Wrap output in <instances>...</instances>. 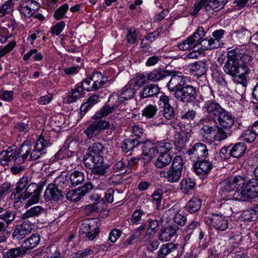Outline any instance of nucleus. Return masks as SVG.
I'll return each mask as SVG.
<instances>
[{"instance_id": "nucleus-62", "label": "nucleus", "mask_w": 258, "mask_h": 258, "mask_svg": "<svg viewBox=\"0 0 258 258\" xmlns=\"http://www.w3.org/2000/svg\"><path fill=\"white\" fill-rule=\"evenodd\" d=\"M208 2V0H197L194 6L192 8L191 15L192 16L197 15L203 6L206 7Z\"/></svg>"}, {"instance_id": "nucleus-31", "label": "nucleus", "mask_w": 258, "mask_h": 258, "mask_svg": "<svg viewBox=\"0 0 258 258\" xmlns=\"http://www.w3.org/2000/svg\"><path fill=\"white\" fill-rule=\"evenodd\" d=\"M26 253V250L22 246L10 248L3 252V258H18L22 257Z\"/></svg>"}, {"instance_id": "nucleus-33", "label": "nucleus", "mask_w": 258, "mask_h": 258, "mask_svg": "<svg viewBox=\"0 0 258 258\" xmlns=\"http://www.w3.org/2000/svg\"><path fill=\"white\" fill-rule=\"evenodd\" d=\"M85 180V175L82 172L76 170L71 173L68 182H70L71 186H76Z\"/></svg>"}, {"instance_id": "nucleus-57", "label": "nucleus", "mask_w": 258, "mask_h": 258, "mask_svg": "<svg viewBox=\"0 0 258 258\" xmlns=\"http://www.w3.org/2000/svg\"><path fill=\"white\" fill-rule=\"evenodd\" d=\"M29 180L27 177H23L18 181L15 188L16 194H20L25 190L29 183Z\"/></svg>"}, {"instance_id": "nucleus-6", "label": "nucleus", "mask_w": 258, "mask_h": 258, "mask_svg": "<svg viewBox=\"0 0 258 258\" xmlns=\"http://www.w3.org/2000/svg\"><path fill=\"white\" fill-rule=\"evenodd\" d=\"M176 100L182 103H193L197 98L198 93L196 88L191 85H186L177 94H174Z\"/></svg>"}, {"instance_id": "nucleus-54", "label": "nucleus", "mask_w": 258, "mask_h": 258, "mask_svg": "<svg viewBox=\"0 0 258 258\" xmlns=\"http://www.w3.org/2000/svg\"><path fill=\"white\" fill-rule=\"evenodd\" d=\"M104 204L105 202L102 199L94 204L86 206L85 209L91 212H98L103 209Z\"/></svg>"}, {"instance_id": "nucleus-25", "label": "nucleus", "mask_w": 258, "mask_h": 258, "mask_svg": "<svg viewBox=\"0 0 258 258\" xmlns=\"http://www.w3.org/2000/svg\"><path fill=\"white\" fill-rule=\"evenodd\" d=\"M100 95L98 94H93L90 96L87 101L83 103L80 107L81 115L84 116L86 112L90 110L94 105L99 102Z\"/></svg>"}, {"instance_id": "nucleus-19", "label": "nucleus", "mask_w": 258, "mask_h": 258, "mask_svg": "<svg viewBox=\"0 0 258 258\" xmlns=\"http://www.w3.org/2000/svg\"><path fill=\"white\" fill-rule=\"evenodd\" d=\"M178 230L179 227L176 225L163 227L159 233L158 238L162 242L170 241Z\"/></svg>"}, {"instance_id": "nucleus-9", "label": "nucleus", "mask_w": 258, "mask_h": 258, "mask_svg": "<svg viewBox=\"0 0 258 258\" xmlns=\"http://www.w3.org/2000/svg\"><path fill=\"white\" fill-rule=\"evenodd\" d=\"M203 109L209 119L215 122L216 119L224 110V109L215 100H208L205 102Z\"/></svg>"}, {"instance_id": "nucleus-24", "label": "nucleus", "mask_w": 258, "mask_h": 258, "mask_svg": "<svg viewBox=\"0 0 258 258\" xmlns=\"http://www.w3.org/2000/svg\"><path fill=\"white\" fill-rule=\"evenodd\" d=\"M40 241V236L39 234L38 233H33L24 239L22 246L27 252L28 250L36 247L39 244Z\"/></svg>"}, {"instance_id": "nucleus-51", "label": "nucleus", "mask_w": 258, "mask_h": 258, "mask_svg": "<svg viewBox=\"0 0 258 258\" xmlns=\"http://www.w3.org/2000/svg\"><path fill=\"white\" fill-rule=\"evenodd\" d=\"M183 162L181 157L176 156L173 159L170 168L182 173L183 167Z\"/></svg>"}, {"instance_id": "nucleus-28", "label": "nucleus", "mask_w": 258, "mask_h": 258, "mask_svg": "<svg viewBox=\"0 0 258 258\" xmlns=\"http://www.w3.org/2000/svg\"><path fill=\"white\" fill-rule=\"evenodd\" d=\"M17 151L12 148L2 151L0 153V164L3 166L8 165L9 162L13 159H15Z\"/></svg>"}, {"instance_id": "nucleus-41", "label": "nucleus", "mask_w": 258, "mask_h": 258, "mask_svg": "<svg viewBox=\"0 0 258 258\" xmlns=\"http://www.w3.org/2000/svg\"><path fill=\"white\" fill-rule=\"evenodd\" d=\"M228 0H210L206 5L205 10L209 11L214 9L221 10L227 3Z\"/></svg>"}, {"instance_id": "nucleus-47", "label": "nucleus", "mask_w": 258, "mask_h": 258, "mask_svg": "<svg viewBox=\"0 0 258 258\" xmlns=\"http://www.w3.org/2000/svg\"><path fill=\"white\" fill-rule=\"evenodd\" d=\"M216 127L217 128V132L214 135V140L218 142H221L226 140L231 135L230 133H226V131H227V130H225V128L222 127L217 125H216ZM227 131L228 130H227Z\"/></svg>"}, {"instance_id": "nucleus-4", "label": "nucleus", "mask_w": 258, "mask_h": 258, "mask_svg": "<svg viewBox=\"0 0 258 258\" xmlns=\"http://www.w3.org/2000/svg\"><path fill=\"white\" fill-rule=\"evenodd\" d=\"M172 148V145L169 142L162 141L154 143L150 140H147L144 142L143 146V154L152 158L158 153H168Z\"/></svg>"}, {"instance_id": "nucleus-11", "label": "nucleus", "mask_w": 258, "mask_h": 258, "mask_svg": "<svg viewBox=\"0 0 258 258\" xmlns=\"http://www.w3.org/2000/svg\"><path fill=\"white\" fill-rule=\"evenodd\" d=\"M39 8L40 5L37 2L34 0H26L20 3L18 10L21 15L30 18Z\"/></svg>"}, {"instance_id": "nucleus-27", "label": "nucleus", "mask_w": 258, "mask_h": 258, "mask_svg": "<svg viewBox=\"0 0 258 258\" xmlns=\"http://www.w3.org/2000/svg\"><path fill=\"white\" fill-rule=\"evenodd\" d=\"M190 71L194 76L202 77L207 71V64L203 61H196L190 65Z\"/></svg>"}, {"instance_id": "nucleus-43", "label": "nucleus", "mask_w": 258, "mask_h": 258, "mask_svg": "<svg viewBox=\"0 0 258 258\" xmlns=\"http://www.w3.org/2000/svg\"><path fill=\"white\" fill-rule=\"evenodd\" d=\"M196 41L191 37H188L185 40L178 43L177 46L179 49L182 51L189 49H192L196 48Z\"/></svg>"}, {"instance_id": "nucleus-37", "label": "nucleus", "mask_w": 258, "mask_h": 258, "mask_svg": "<svg viewBox=\"0 0 258 258\" xmlns=\"http://www.w3.org/2000/svg\"><path fill=\"white\" fill-rule=\"evenodd\" d=\"M172 159V157L168 153L160 154L155 162V165L159 168H164L171 162Z\"/></svg>"}, {"instance_id": "nucleus-58", "label": "nucleus", "mask_w": 258, "mask_h": 258, "mask_svg": "<svg viewBox=\"0 0 258 258\" xmlns=\"http://www.w3.org/2000/svg\"><path fill=\"white\" fill-rule=\"evenodd\" d=\"M144 213L141 209L135 210L131 218V221L133 225H138L140 223L142 217Z\"/></svg>"}, {"instance_id": "nucleus-14", "label": "nucleus", "mask_w": 258, "mask_h": 258, "mask_svg": "<svg viewBox=\"0 0 258 258\" xmlns=\"http://www.w3.org/2000/svg\"><path fill=\"white\" fill-rule=\"evenodd\" d=\"M194 169L197 175L205 177L206 176L213 168V164L205 158L195 161Z\"/></svg>"}, {"instance_id": "nucleus-30", "label": "nucleus", "mask_w": 258, "mask_h": 258, "mask_svg": "<svg viewBox=\"0 0 258 258\" xmlns=\"http://www.w3.org/2000/svg\"><path fill=\"white\" fill-rule=\"evenodd\" d=\"M142 143L139 138H128L122 142L121 147L122 150L127 153L138 147Z\"/></svg>"}, {"instance_id": "nucleus-64", "label": "nucleus", "mask_w": 258, "mask_h": 258, "mask_svg": "<svg viewBox=\"0 0 258 258\" xmlns=\"http://www.w3.org/2000/svg\"><path fill=\"white\" fill-rule=\"evenodd\" d=\"M150 82L147 77V73L138 75L135 79V82L134 84L139 87H143L144 85Z\"/></svg>"}, {"instance_id": "nucleus-35", "label": "nucleus", "mask_w": 258, "mask_h": 258, "mask_svg": "<svg viewBox=\"0 0 258 258\" xmlns=\"http://www.w3.org/2000/svg\"><path fill=\"white\" fill-rule=\"evenodd\" d=\"M195 186V181L190 177L182 179L180 182L181 190L184 194H188L192 191Z\"/></svg>"}, {"instance_id": "nucleus-21", "label": "nucleus", "mask_w": 258, "mask_h": 258, "mask_svg": "<svg viewBox=\"0 0 258 258\" xmlns=\"http://www.w3.org/2000/svg\"><path fill=\"white\" fill-rule=\"evenodd\" d=\"M160 91V89L157 85L148 84L141 90L139 96L141 99H146L157 95Z\"/></svg>"}, {"instance_id": "nucleus-18", "label": "nucleus", "mask_w": 258, "mask_h": 258, "mask_svg": "<svg viewBox=\"0 0 258 258\" xmlns=\"http://www.w3.org/2000/svg\"><path fill=\"white\" fill-rule=\"evenodd\" d=\"M210 220L211 226L218 230L224 231L228 228V220L221 214H212Z\"/></svg>"}, {"instance_id": "nucleus-29", "label": "nucleus", "mask_w": 258, "mask_h": 258, "mask_svg": "<svg viewBox=\"0 0 258 258\" xmlns=\"http://www.w3.org/2000/svg\"><path fill=\"white\" fill-rule=\"evenodd\" d=\"M195 41L196 47L201 45L200 48L203 50L217 48L219 46V44H216V41L211 37L203 38L200 41L196 39Z\"/></svg>"}, {"instance_id": "nucleus-16", "label": "nucleus", "mask_w": 258, "mask_h": 258, "mask_svg": "<svg viewBox=\"0 0 258 258\" xmlns=\"http://www.w3.org/2000/svg\"><path fill=\"white\" fill-rule=\"evenodd\" d=\"M32 230V224L28 221H24L15 229L12 234L13 238L17 240H21L30 234Z\"/></svg>"}, {"instance_id": "nucleus-60", "label": "nucleus", "mask_w": 258, "mask_h": 258, "mask_svg": "<svg viewBox=\"0 0 258 258\" xmlns=\"http://www.w3.org/2000/svg\"><path fill=\"white\" fill-rule=\"evenodd\" d=\"M69 9V6L67 4H64L59 7L54 12L53 16L57 20L62 19L66 13Z\"/></svg>"}, {"instance_id": "nucleus-8", "label": "nucleus", "mask_w": 258, "mask_h": 258, "mask_svg": "<svg viewBox=\"0 0 258 258\" xmlns=\"http://www.w3.org/2000/svg\"><path fill=\"white\" fill-rule=\"evenodd\" d=\"M110 125L109 122L105 120H94L88 125L84 133L89 138H96L103 131L108 128Z\"/></svg>"}, {"instance_id": "nucleus-20", "label": "nucleus", "mask_w": 258, "mask_h": 258, "mask_svg": "<svg viewBox=\"0 0 258 258\" xmlns=\"http://www.w3.org/2000/svg\"><path fill=\"white\" fill-rule=\"evenodd\" d=\"M171 74L172 72L171 71L158 68L148 73L147 77L150 82H159L170 77Z\"/></svg>"}, {"instance_id": "nucleus-45", "label": "nucleus", "mask_w": 258, "mask_h": 258, "mask_svg": "<svg viewBox=\"0 0 258 258\" xmlns=\"http://www.w3.org/2000/svg\"><path fill=\"white\" fill-rule=\"evenodd\" d=\"M218 186L219 190L224 193L234 191L233 188L234 186H233L230 177L224 179L219 184Z\"/></svg>"}, {"instance_id": "nucleus-22", "label": "nucleus", "mask_w": 258, "mask_h": 258, "mask_svg": "<svg viewBox=\"0 0 258 258\" xmlns=\"http://www.w3.org/2000/svg\"><path fill=\"white\" fill-rule=\"evenodd\" d=\"M32 148V144L30 141L27 140L21 145L18 153H16L18 159L17 161L24 162L28 158Z\"/></svg>"}, {"instance_id": "nucleus-42", "label": "nucleus", "mask_w": 258, "mask_h": 258, "mask_svg": "<svg viewBox=\"0 0 258 258\" xmlns=\"http://www.w3.org/2000/svg\"><path fill=\"white\" fill-rule=\"evenodd\" d=\"M44 212V209L41 206H36L28 210L22 216L23 219L38 216Z\"/></svg>"}, {"instance_id": "nucleus-15", "label": "nucleus", "mask_w": 258, "mask_h": 258, "mask_svg": "<svg viewBox=\"0 0 258 258\" xmlns=\"http://www.w3.org/2000/svg\"><path fill=\"white\" fill-rule=\"evenodd\" d=\"M116 98L114 96L109 98L107 102L102 107L100 111L95 115L96 118L105 117L109 113H112L115 109L120 107V105L116 101Z\"/></svg>"}, {"instance_id": "nucleus-2", "label": "nucleus", "mask_w": 258, "mask_h": 258, "mask_svg": "<svg viewBox=\"0 0 258 258\" xmlns=\"http://www.w3.org/2000/svg\"><path fill=\"white\" fill-rule=\"evenodd\" d=\"M83 162L86 168L91 169L92 174L95 176L104 175L106 169L109 166L104 163V159L102 156L93 155L91 154H86L83 158Z\"/></svg>"}, {"instance_id": "nucleus-39", "label": "nucleus", "mask_w": 258, "mask_h": 258, "mask_svg": "<svg viewBox=\"0 0 258 258\" xmlns=\"http://www.w3.org/2000/svg\"><path fill=\"white\" fill-rule=\"evenodd\" d=\"M230 145L233 158H239L242 156L246 150V146L243 143L239 142Z\"/></svg>"}, {"instance_id": "nucleus-12", "label": "nucleus", "mask_w": 258, "mask_h": 258, "mask_svg": "<svg viewBox=\"0 0 258 258\" xmlns=\"http://www.w3.org/2000/svg\"><path fill=\"white\" fill-rule=\"evenodd\" d=\"M172 72L170 79L167 84V87L170 92H174V94H177L181 90L186 83V77L179 75H172Z\"/></svg>"}, {"instance_id": "nucleus-49", "label": "nucleus", "mask_w": 258, "mask_h": 258, "mask_svg": "<svg viewBox=\"0 0 258 258\" xmlns=\"http://www.w3.org/2000/svg\"><path fill=\"white\" fill-rule=\"evenodd\" d=\"M256 136V134H255L251 128V129H248L243 131L241 138L244 142L250 143L255 140Z\"/></svg>"}, {"instance_id": "nucleus-5", "label": "nucleus", "mask_w": 258, "mask_h": 258, "mask_svg": "<svg viewBox=\"0 0 258 258\" xmlns=\"http://www.w3.org/2000/svg\"><path fill=\"white\" fill-rule=\"evenodd\" d=\"M136 90L135 88V84L133 83H128L120 91L117 93V96H114L116 98V101L120 105L119 110H122L125 111H130L132 109L123 107V103L126 100L132 98Z\"/></svg>"}, {"instance_id": "nucleus-56", "label": "nucleus", "mask_w": 258, "mask_h": 258, "mask_svg": "<svg viewBox=\"0 0 258 258\" xmlns=\"http://www.w3.org/2000/svg\"><path fill=\"white\" fill-rule=\"evenodd\" d=\"M231 145L227 146H225L221 148L219 152V155L221 159L223 160H227L233 157L232 151L231 150Z\"/></svg>"}, {"instance_id": "nucleus-59", "label": "nucleus", "mask_w": 258, "mask_h": 258, "mask_svg": "<svg viewBox=\"0 0 258 258\" xmlns=\"http://www.w3.org/2000/svg\"><path fill=\"white\" fill-rule=\"evenodd\" d=\"M13 1L8 0L0 7V18L5 16L7 14L9 13L13 7Z\"/></svg>"}, {"instance_id": "nucleus-53", "label": "nucleus", "mask_w": 258, "mask_h": 258, "mask_svg": "<svg viewBox=\"0 0 258 258\" xmlns=\"http://www.w3.org/2000/svg\"><path fill=\"white\" fill-rule=\"evenodd\" d=\"M230 178L231 179L232 183L233 184V186H234L233 187L234 191L235 190L240 189L244 187L245 186V180L241 176H235L231 177Z\"/></svg>"}, {"instance_id": "nucleus-34", "label": "nucleus", "mask_w": 258, "mask_h": 258, "mask_svg": "<svg viewBox=\"0 0 258 258\" xmlns=\"http://www.w3.org/2000/svg\"><path fill=\"white\" fill-rule=\"evenodd\" d=\"M245 188L250 199L258 197V180L253 179L249 181Z\"/></svg>"}, {"instance_id": "nucleus-44", "label": "nucleus", "mask_w": 258, "mask_h": 258, "mask_svg": "<svg viewBox=\"0 0 258 258\" xmlns=\"http://www.w3.org/2000/svg\"><path fill=\"white\" fill-rule=\"evenodd\" d=\"M233 197L235 200L242 202L250 200L245 187L240 189L235 190Z\"/></svg>"}, {"instance_id": "nucleus-52", "label": "nucleus", "mask_w": 258, "mask_h": 258, "mask_svg": "<svg viewBox=\"0 0 258 258\" xmlns=\"http://www.w3.org/2000/svg\"><path fill=\"white\" fill-rule=\"evenodd\" d=\"M103 149L104 146L102 144L95 143L93 144L92 146L89 148L88 153L87 154H91L93 155L102 156L101 154L102 153Z\"/></svg>"}, {"instance_id": "nucleus-1", "label": "nucleus", "mask_w": 258, "mask_h": 258, "mask_svg": "<svg viewBox=\"0 0 258 258\" xmlns=\"http://www.w3.org/2000/svg\"><path fill=\"white\" fill-rule=\"evenodd\" d=\"M247 52L245 48H239L229 51L227 60L223 67L225 72L233 77L238 74L244 77L253 71L251 64L252 58Z\"/></svg>"}, {"instance_id": "nucleus-36", "label": "nucleus", "mask_w": 258, "mask_h": 258, "mask_svg": "<svg viewBox=\"0 0 258 258\" xmlns=\"http://www.w3.org/2000/svg\"><path fill=\"white\" fill-rule=\"evenodd\" d=\"M16 27V22L14 20L11 19L7 21L5 24V26L1 28L0 32L4 33V37L10 38L12 36L13 31Z\"/></svg>"}, {"instance_id": "nucleus-55", "label": "nucleus", "mask_w": 258, "mask_h": 258, "mask_svg": "<svg viewBox=\"0 0 258 258\" xmlns=\"http://www.w3.org/2000/svg\"><path fill=\"white\" fill-rule=\"evenodd\" d=\"M66 198L70 201L77 202L82 198L78 189L68 191L66 195Z\"/></svg>"}, {"instance_id": "nucleus-63", "label": "nucleus", "mask_w": 258, "mask_h": 258, "mask_svg": "<svg viewBox=\"0 0 258 258\" xmlns=\"http://www.w3.org/2000/svg\"><path fill=\"white\" fill-rule=\"evenodd\" d=\"M13 185L9 182L6 181L0 186V201L3 200L9 192Z\"/></svg>"}, {"instance_id": "nucleus-61", "label": "nucleus", "mask_w": 258, "mask_h": 258, "mask_svg": "<svg viewBox=\"0 0 258 258\" xmlns=\"http://www.w3.org/2000/svg\"><path fill=\"white\" fill-rule=\"evenodd\" d=\"M146 226L147 225L145 223H142V224L137 228L130 235L136 242H137L142 237L143 235V231L145 230Z\"/></svg>"}, {"instance_id": "nucleus-50", "label": "nucleus", "mask_w": 258, "mask_h": 258, "mask_svg": "<svg viewBox=\"0 0 258 258\" xmlns=\"http://www.w3.org/2000/svg\"><path fill=\"white\" fill-rule=\"evenodd\" d=\"M16 218V212L12 210H6L5 211L1 219L5 221L7 226L11 223Z\"/></svg>"}, {"instance_id": "nucleus-17", "label": "nucleus", "mask_w": 258, "mask_h": 258, "mask_svg": "<svg viewBox=\"0 0 258 258\" xmlns=\"http://www.w3.org/2000/svg\"><path fill=\"white\" fill-rule=\"evenodd\" d=\"M216 120L218 121V126L228 130H230L232 127L235 122V117L225 109L216 119Z\"/></svg>"}, {"instance_id": "nucleus-3", "label": "nucleus", "mask_w": 258, "mask_h": 258, "mask_svg": "<svg viewBox=\"0 0 258 258\" xmlns=\"http://www.w3.org/2000/svg\"><path fill=\"white\" fill-rule=\"evenodd\" d=\"M66 179L62 176L57 177L55 180V184H49L44 192V198L46 201L58 202L63 200L64 196L62 191L58 188V186L66 185Z\"/></svg>"}, {"instance_id": "nucleus-32", "label": "nucleus", "mask_w": 258, "mask_h": 258, "mask_svg": "<svg viewBox=\"0 0 258 258\" xmlns=\"http://www.w3.org/2000/svg\"><path fill=\"white\" fill-rule=\"evenodd\" d=\"M93 82V87L95 91L101 88L107 81L106 78L104 77L102 73L99 72H94L91 75Z\"/></svg>"}, {"instance_id": "nucleus-38", "label": "nucleus", "mask_w": 258, "mask_h": 258, "mask_svg": "<svg viewBox=\"0 0 258 258\" xmlns=\"http://www.w3.org/2000/svg\"><path fill=\"white\" fill-rule=\"evenodd\" d=\"M201 205V199L194 197L187 202L185 206V209L188 212L194 213L200 209Z\"/></svg>"}, {"instance_id": "nucleus-48", "label": "nucleus", "mask_w": 258, "mask_h": 258, "mask_svg": "<svg viewBox=\"0 0 258 258\" xmlns=\"http://www.w3.org/2000/svg\"><path fill=\"white\" fill-rule=\"evenodd\" d=\"M236 37L238 39L240 43H243L246 41L250 37V32L246 28H242L235 32Z\"/></svg>"}, {"instance_id": "nucleus-40", "label": "nucleus", "mask_w": 258, "mask_h": 258, "mask_svg": "<svg viewBox=\"0 0 258 258\" xmlns=\"http://www.w3.org/2000/svg\"><path fill=\"white\" fill-rule=\"evenodd\" d=\"M201 225V222L196 219L192 220L189 222L184 228V232L186 233L185 238L189 239L190 238V236L193 234L194 231L196 229L200 228Z\"/></svg>"}, {"instance_id": "nucleus-7", "label": "nucleus", "mask_w": 258, "mask_h": 258, "mask_svg": "<svg viewBox=\"0 0 258 258\" xmlns=\"http://www.w3.org/2000/svg\"><path fill=\"white\" fill-rule=\"evenodd\" d=\"M38 189L37 184L31 182L28 184L24 191L19 196V199L22 201H24L31 196L25 206L26 208L38 202L40 193L38 192Z\"/></svg>"}, {"instance_id": "nucleus-10", "label": "nucleus", "mask_w": 258, "mask_h": 258, "mask_svg": "<svg viewBox=\"0 0 258 258\" xmlns=\"http://www.w3.org/2000/svg\"><path fill=\"white\" fill-rule=\"evenodd\" d=\"M190 159L193 161L206 158L208 155V150L206 145L202 143H197L190 149L186 151Z\"/></svg>"}, {"instance_id": "nucleus-13", "label": "nucleus", "mask_w": 258, "mask_h": 258, "mask_svg": "<svg viewBox=\"0 0 258 258\" xmlns=\"http://www.w3.org/2000/svg\"><path fill=\"white\" fill-rule=\"evenodd\" d=\"M48 142L41 135L37 139L33 150H31L29 154L30 160L35 161L38 159L44 153L43 150L45 147L48 146Z\"/></svg>"}, {"instance_id": "nucleus-46", "label": "nucleus", "mask_w": 258, "mask_h": 258, "mask_svg": "<svg viewBox=\"0 0 258 258\" xmlns=\"http://www.w3.org/2000/svg\"><path fill=\"white\" fill-rule=\"evenodd\" d=\"M157 110V107L156 105L150 104L145 107L142 111V115L146 118L151 119L156 114Z\"/></svg>"}, {"instance_id": "nucleus-26", "label": "nucleus", "mask_w": 258, "mask_h": 258, "mask_svg": "<svg viewBox=\"0 0 258 258\" xmlns=\"http://www.w3.org/2000/svg\"><path fill=\"white\" fill-rule=\"evenodd\" d=\"M160 175L161 177L166 178L167 181L173 183L177 182L179 180L181 177L182 173L170 168L166 171L164 170L161 171Z\"/></svg>"}, {"instance_id": "nucleus-23", "label": "nucleus", "mask_w": 258, "mask_h": 258, "mask_svg": "<svg viewBox=\"0 0 258 258\" xmlns=\"http://www.w3.org/2000/svg\"><path fill=\"white\" fill-rule=\"evenodd\" d=\"M83 228L82 230L83 233L89 240H93L100 232V229L98 227L93 228L90 220H87L83 221L82 223Z\"/></svg>"}]
</instances>
